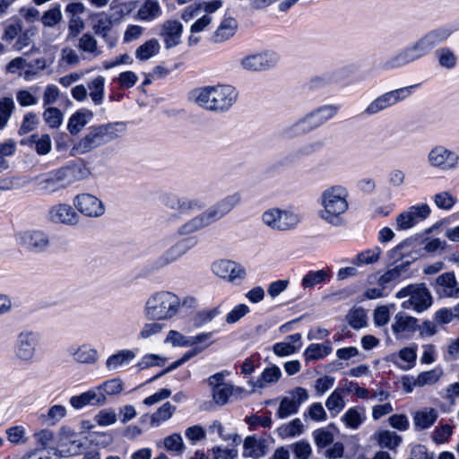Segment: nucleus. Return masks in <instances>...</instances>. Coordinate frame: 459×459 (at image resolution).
I'll use <instances>...</instances> for the list:
<instances>
[{
	"instance_id": "f257e3e1",
	"label": "nucleus",
	"mask_w": 459,
	"mask_h": 459,
	"mask_svg": "<svg viewBox=\"0 0 459 459\" xmlns=\"http://www.w3.org/2000/svg\"><path fill=\"white\" fill-rule=\"evenodd\" d=\"M126 130V123L111 122L97 126H91L87 133L78 140L71 150L73 156L82 155L105 145L119 137Z\"/></svg>"
},
{
	"instance_id": "f03ea898",
	"label": "nucleus",
	"mask_w": 459,
	"mask_h": 459,
	"mask_svg": "<svg viewBox=\"0 0 459 459\" xmlns=\"http://www.w3.org/2000/svg\"><path fill=\"white\" fill-rule=\"evenodd\" d=\"M238 93L230 84H217L194 90L191 98L199 107L214 112L228 111L237 101Z\"/></svg>"
},
{
	"instance_id": "7ed1b4c3",
	"label": "nucleus",
	"mask_w": 459,
	"mask_h": 459,
	"mask_svg": "<svg viewBox=\"0 0 459 459\" xmlns=\"http://www.w3.org/2000/svg\"><path fill=\"white\" fill-rule=\"evenodd\" d=\"M90 174L88 168L76 163L50 170L37 176L34 179L38 188L44 194H54L65 189L76 181L86 178Z\"/></svg>"
},
{
	"instance_id": "20e7f679",
	"label": "nucleus",
	"mask_w": 459,
	"mask_h": 459,
	"mask_svg": "<svg viewBox=\"0 0 459 459\" xmlns=\"http://www.w3.org/2000/svg\"><path fill=\"white\" fill-rule=\"evenodd\" d=\"M348 196V190L341 185L332 186L324 190L319 198L322 206L318 212L319 217L333 227L345 226L343 214L349 209Z\"/></svg>"
},
{
	"instance_id": "39448f33",
	"label": "nucleus",
	"mask_w": 459,
	"mask_h": 459,
	"mask_svg": "<svg viewBox=\"0 0 459 459\" xmlns=\"http://www.w3.org/2000/svg\"><path fill=\"white\" fill-rule=\"evenodd\" d=\"M182 302L173 292L160 290L152 294L146 300L143 314L149 320L167 321L180 311Z\"/></svg>"
},
{
	"instance_id": "423d86ee",
	"label": "nucleus",
	"mask_w": 459,
	"mask_h": 459,
	"mask_svg": "<svg viewBox=\"0 0 459 459\" xmlns=\"http://www.w3.org/2000/svg\"><path fill=\"white\" fill-rule=\"evenodd\" d=\"M395 296L397 299L408 297V299L402 303V307L412 309L418 313L429 308L433 302L432 295L424 283L410 284L401 289Z\"/></svg>"
},
{
	"instance_id": "0eeeda50",
	"label": "nucleus",
	"mask_w": 459,
	"mask_h": 459,
	"mask_svg": "<svg viewBox=\"0 0 459 459\" xmlns=\"http://www.w3.org/2000/svg\"><path fill=\"white\" fill-rule=\"evenodd\" d=\"M417 85H411L385 92L374 99L364 109L363 115L375 116L401 102L411 95V90Z\"/></svg>"
},
{
	"instance_id": "6e6552de",
	"label": "nucleus",
	"mask_w": 459,
	"mask_h": 459,
	"mask_svg": "<svg viewBox=\"0 0 459 459\" xmlns=\"http://www.w3.org/2000/svg\"><path fill=\"white\" fill-rule=\"evenodd\" d=\"M40 333L32 330H23L17 334L13 351L17 359L24 363H31L39 344Z\"/></svg>"
},
{
	"instance_id": "1a4fd4ad",
	"label": "nucleus",
	"mask_w": 459,
	"mask_h": 459,
	"mask_svg": "<svg viewBox=\"0 0 459 459\" xmlns=\"http://www.w3.org/2000/svg\"><path fill=\"white\" fill-rule=\"evenodd\" d=\"M262 220L273 230L283 231L294 229L299 223L300 216L291 210L273 208L263 213Z\"/></svg>"
},
{
	"instance_id": "9d476101",
	"label": "nucleus",
	"mask_w": 459,
	"mask_h": 459,
	"mask_svg": "<svg viewBox=\"0 0 459 459\" xmlns=\"http://www.w3.org/2000/svg\"><path fill=\"white\" fill-rule=\"evenodd\" d=\"M427 160L430 167L444 171L454 170L459 167V154L440 144L430 149Z\"/></svg>"
},
{
	"instance_id": "9b49d317",
	"label": "nucleus",
	"mask_w": 459,
	"mask_h": 459,
	"mask_svg": "<svg viewBox=\"0 0 459 459\" xmlns=\"http://www.w3.org/2000/svg\"><path fill=\"white\" fill-rule=\"evenodd\" d=\"M279 56L269 50L246 55L239 60L240 67L247 72H264L276 65Z\"/></svg>"
},
{
	"instance_id": "f8f14e48",
	"label": "nucleus",
	"mask_w": 459,
	"mask_h": 459,
	"mask_svg": "<svg viewBox=\"0 0 459 459\" xmlns=\"http://www.w3.org/2000/svg\"><path fill=\"white\" fill-rule=\"evenodd\" d=\"M309 398L307 389L297 386L288 391L287 395L282 397L279 408L276 411V417L279 419H286L296 414L300 405Z\"/></svg>"
},
{
	"instance_id": "ddd939ff",
	"label": "nucleus",
	"mask_w": 459,
	"mask_h": 459,
	"mask_svg": "<svg viewBox=\"0 0 459 459\" xmlns=\"http://www.w3.org/2000/svg\"><path fill=\"white\" fill-rule=\"evenodd\" d=\"M162 204L165 208L178 212L180 214L189 215L190 213L201 211L206 204L198 198H188L178 196L175 194H167L162 197Z\"/></svg>"
},
{
	"instance_id": "4468645a",
	"label": "nucleus",
	"mask_w": 459,
	"mask_h": 459,
	"mask_svg": "<svg viewBox=\"0 0 459 459\" xmlns=\"http://www.w3.org/2000/svg\"><path fill=\"white\" fill-rule=\"evenodd\" d=\"M15 239L18 245L32 253H42L49 246L48 236L41 230L21 231L16 234Z\"/></svg>"
},
{
	"instance_id": "2eb2a0df",
	"label": "nucleus",
	"mask_w": 459,
	"mask_h": 459,
	"mask_svg": "<svg viewBox=\"0 0 459 459\" xmlns=\"http://www.w3.org/2000/svg\"><path fill=\"white\" fill-rule=\"evenodd\" d=\"M73 204L76 211L86 217L98 218L105 212L103 203L91 194H79L75 195Z\"/></svg>"
},
{
	"instance_id": "dca6fc26",
	"label": "nucleus",
	"mask_w": 459,
	"mask_h": 459,
	"mask_svg": "<svg viewBox=\"0 0 459 459\" xmlns=\"http://www.w3.org/2000/svg\"><path fill=\"white\" fill-rule=\"evenodd\" d=\"M48 219L53 223L74 226L79 223L80 216L68 204H57L48 212Z\"/></svg>"
},
{
	"instance_id": "f3484780",
	"label": "nucleus",
	"mask_w": 459,
	"mask_h": 459,
	"mask_svg": "<svg viewBox=\"0 0 459 459\" xmlns=\"http://www.w3.org/2000/svg\"><path fill=\"white\" fill-rule=\"evenodd\" d=\"M432 286L440 298L456 299L459 297V283L454 272H446L438 275Z\"/></svg>"
},
{
	"instance_id": "a211bd4d",
	"label": "nucleus",
	"mask_w": 459,
	"mask_h": 459,
	"mask_svg": "<svg viewBox=\"0 0 459 459\" xmlns=\"http://www.w3.org/2000/svg\"><path fill=\"white\" fill-rule=\"evenodd\" d=\"M391 328L396 339H404L410 337L420 327L417 318L399 312L394 316Z\"/></svg>"
},
{
	"instance_id": "6ab92c4d",
	"label": "nucleus",
	"mask_w": 459,
	"mask_h": 459,
	"mask_svg": "<svg viewBox=\"0 0 459 459\" xmlns=\"http://www.w3.org/2000/svg\"><path fill=\"white\" fill-rule=\"evenodd\" d=\"M240 202V194L234 193L220 200L214 205L205 210V212L211 220L212 223H214L215 221L227 215L230 212H231L234 207H236Z\"/></svg>"
},
{
	"instance_id": "aec40b11",
	"label": "nucleus",
	"mask_w": 459,
	"mask_h": 459,
	"mask_svg": "<svg viewBox=\"0 0 459 459\" xmlns=\"http://www.w3.org/2000/svg\"><path fill=\"white\" fill-rule=\"evenodd\" d=\"M420 58L421 57L415 50L412 44H410L385 60L382 66L385 70L396 69L413 63Z\"/></svg>"
},
{
	"instance_id": "412c9836",
	"label": "nucleus",
	"mask_w": 459,
	"mask_h": 459,
	"mask_svg": "<svg viewBox=\"0 0 459 459\" xmlns=\"http://www.w3.org/2000/svg\"><path fill=\"white\" fill-rule=\"evenodd\" d=\"M182 24L176 20H168L160 25V36L163 39L165 48L169 49L181 42Z\"/></svg>"
},
{
	"instance_id": "4be33fe9",
	"label": "nucleus",
	"mask_w": 459,
	"mask_h": 459,
	"mask_svg": "<svg viewBox=\"0 0 459 459\" xmlns=\"http://www.w3.org/2000/svg\"><path fill=\"white\" fill-rule=\"evenodd\" d=\"M411 264V262L409 260H402L401 263H397V261H395V264L393 268L387 270L385 273L377 278L380 285L385 286L390 293L392 290V286L396 281L407 276Z\"/></svg>"
},
{
	"instance_id": "5701e85b",
	"label": "nucleus",
	"mask_w": 459,
	"mask_h": 459,
	"mask_svg": "<svg viewBox=\"0 0 459 459\" xmlns=\"http://www.w3.org/2000/svg\"><path fill=\"white\" fill-rule=\"evenodd\" d=\"M212 335V333H203L195 336H185L176 330H170L165 339V342H169L173 346L190 347L210 341Z\"/></svg>"
},
{
	"instance_id": "b1692460",
	"label": "nucleus",
	"mask_w": 459,
	"mask_h": 459,
	"mask_svg": "<svg viewBox=\"0 0 459 459\" xmlns=\"http://www.w3.org/2000/svg\"><path fill=\"white\" fill-rule=\"evenodd\" d=\"M196 245L197 238L195 237L186 238L178 241L161 256L160 259L163 261L162 264H168L175 262Z\"/></svg>"
},
{
	"instance_id": "393cba45",
	"label": "nucleus",
	"mask_w": 459,
	"mask_h": 459,
	"mask_svg": "<svg viewBox=\"0 0 459 459\" xmlns=\"http://www.w3.org/2000/svg\"><path fill=\"white\" fill-rule=\"evenodd\" d=\"M68 351L77 363L93 365L99 360L98 351L90 343H83L77 347L71 346Z\"/></svg>"
},
{
	"instance_id": "a878e982",
	"label": "nucleus",
	"mask_w": 459,
	"mask_h": 459,
	"mask_svg": "<svg viewBox=\"0 0 459 459\" xmlns=\"http://www.w3.org/2000/svg\"><path fill=\"white\" fill-rule=\"evenodd\" d=\"M338 109L337 106L325 105L312 110L305 116L310 126H312V130H314L333 118L337 114Z\"/></svg>"
},
{
	"instance_id": "bb28decb",
	"label": "nucleus",
	"mask_w": 459,
	"mask_h": 459,
	"mask_svg": "<svg viewBox=\"0 0 459 459\" xmlns=\"http://www.w3.org/2000/svg\"><path fill=\"white\" fill-rule=\"evenodd\" d=\"M238 29V22L232 17H225L211 37L213 43H223L231 39Z\"/></svg>"
},
{
	"instance_id": "cd10ccee",
	"label": "nucleus",
	"mask_w": 459,
	"mask_h": 459,
	"mask_svg": "<svg viewBox=\"0 0 459 459\" xmlns=\"http://www.w3.org/2000/svg\"><path fill=\"white\" fill-rule=\"evenodd\" d=\"M211 224L212 223L204 211L182 224L178 229V234L180 236L190 235Z\"/></svg>"
},
{
	"instance_id": "c85d7f7f",
	"label": "nucleus",
	"mask_w": 459,
	"mask_h": 459,
	"mask_svg": "<svg viewBox=\"0 0 459 459\" xmlns=\"http://www.w3.org/2000/svg\"><path fill=\"white\" fill-rule=\"evenodd\" d=\"M454 31L451 25H442L427 31L423 36L433 50L438 45L445 43Z\"/></svg>"
},
{
	"instance_id": "c756f323",
	"label": "nucleus",
	"mask_w": 459,
	"mask_h": 459,
	"mask_svg": "<svg viewBox=\"0 0 459 459\" xmlns=\"http://www.w3.org/2000/svg\"><path fill=\"white\" fill-rule=\"evenodd\" d=\"M63 22V13L59 4H53L41 14L40 22L43 28L56 30Z\"/></svg>"
},
{
	"instance_id": "7c9ffc66",
	"label": "nucleus",
	"mask_w": 459,
	"mask_h": 459,
	"mask_svg": "<svg viewBox=\"0 0 459 459\" xmlns=\"http://www.w3.org/2000/svg\"><path fill=\"white\" fill-rule=\"evenodd\" d=\"M92 117V112L88 109L82 108L76 111L70 117L68 120V132L73 135L78 134L82 129L89 123Z\"/></svg>"
},
{
	"instance_id": "2f4dec72",
	"label": "nucleus",
	"mask_w": 459,
	"mask_h": 459,
	"mask_svg": "<svg viewBox=\"0 0 459 459\" xmlns=\"http://www.w3.org/2000/svg\"><path fill=\"white\" fill-rule=\"evenodd\" d=\"M111 17L105 13H96L91 18V26L93 32L101 37L104 40L108 41V32L112 29Z\"/></svg>"
},
{
	"instance_id": "473e14b6",
	"label": "nucleus",
	"mask_w": 459,
	"mask_h": 459,
	"mask_svg": "<svg viewBox=\"0 0 459 459\" xmlns=\"http://www.w3.org/2000/svg\"><path fill=\"white\" fill-rule=\"evenodd\" d=\"M161 7L157 0H144L140 5L136 18L140 21L152 22L161 15Z\"/></svg>"
},
{
	"instance_id": "72a5a7b5",
	"label": "nucleus",
	"mask_w": 459,
	"mask_h": 459,
	"mask_svg": "<svg viewBox=\"0 0 459 459\" xmlns=\"http://www.w3.org/2000/svg\"><path fill=\"white\" fill-rule=\"evenodd\" d=\"M289 342H277L273 345V352L278 356H288L301 348V334L294 333L287 337Z\"/></svg>"
},
{
	"instance_id": "f704fd0d",
	"label": "nucleus",
	"mask_w": 459,
	"mask_h": 459,
	"mask_svg": "<svg viewBox=\"0 0 459 459\" xmlns=\"http://www.w3.org/2000/svg\"><path fill=\"white\" fill-rule=\"evenodd\" d=\"M438 417L437 411L433 408H424L413 416L416 429L423 430L430 428Z\"/></svg>"
},
{
	"instance_id": "c9c22d12",
	"label": "nucleus",
	"mask_w": 459,
	"mask_h": 459,
	"mask_svg": "<svg viewBox=\"0 0 459 459\" xmlns=\"http://www.w3.org/2000/svg\"><path fill=\"white\" fill-rule=\"evenodd\" d=\"M333 351L330 341L324 343H312L307 346L303 353V357L307 362L312 360H319L329 355Z\"/></svg>"
},
{
	"instance_id": "e433bc0d",
	"label": "nucleus",
	"mask_w": 459,
	"mask_h": 459,
	"mask_svg": "<svg viewBox=\"0 0 459 459\" xmlns=\"http://www.w3.org/2000/svg\"><path fill=\"white\" fill-rule=\"evenodd\" d=\"M311 131H313L312 126H310L306 116H304L293 124L284 127L281 131V134L287 139H293L308 134Z\"/></svg>"
},
{
	"instance_id": "4c0bfd02",
	"label": "nucleus",
	"mask_w": 459,
	"mask_h": 459,
	"mask_svg": "<svg viewBox=\"0 0 459 459\" xmlns=\"http://www.w3.org/2000/svg\"><path fill=\"white\" fill-rule=\"evenodd\" d=\"M366 420V409L363 406H354L347 410L342 416V420L350 429H358Z\"/></svg>"
},
{
	"instance_id": "58836bf2",
	"label": "nucleus",
	"mask_w": 459,
	"mask_h": 459,
	"mask_svg": "<svg viewBox=\"0 0 459 459\" xmlns=\"http://www.w3.org/2000/svg\"><path fill=\"white\" fill-rule=\"evenodd\" d=\"M332 277L331 269L325 268L318 271H309L302 279L301 286L305 289H312L316 285L329 281Z\"/></svg>"
},
{
	"instance_id": "ea45409f",
	"label": "nucleus",
	"mask_w": 459,
	"mask_h": 459,
	"mask_svg": "<svg viewBox=\"0 0 459 459\" xmlns=\"http://www.w3.org/2000/svg\"><path fill=\"white\" fill-rule=\"evenodd\" d=\"M135 357V354L131 350H121L115 354L110 355L106 362V368L110 370H117L119 368L127 365Z\"/></svg>"
},
{
	"instance_id": "a19ab883",
	"label": "nucleus",
	"mask_w": 459,
	"mask_h": 459,
	"mask_svg": "<svg viewBox=\"0 0 459 459\" xmlns=\"http://www.w3.org/2000/svg\"><path fill=\"white\" fill-rule=\"evenodd\" d=\"M21 144H34L35 151L39 155H46L51 151V138L48 134L40 136L32 134L28 139H22Z\"/></svg>"
},
{
	"instance_id": "79ce46f5",
	"label": "nucleus",
	"mask_w": 459,
	"mask_h": 459,
	"mask_svg": "<svg viewBox=\"0 0 459 459\" xmlns=\"http://www.w3.org/2000/svg\"><path fill=\"white\" fill-rule=\"evenodd\" d=\"M343 391L335 388L325 401V407L333 417L338 415L345 407Z\"/></svg>"
},
{
	"instance_id": "37998d69",
	"label": "nucleus",
	"mask_w": 459,
	"mask_h": 459,
	"mask_svg": "<svg viewBox=\"0 0 459 459\" xmlns=\"http://www.w3.org/2000/svg\"><path fill=\"white\" fill-rule=\"evenodd\" d=\"M416 358V348L406 347L399 351L397 357L394 359V362L400 368L408 370L415 365Z\"/></svg>"
},
{
	"instance_id": "c03bdc74",
	"label": "nucleus",
	"mask_w": 459,
	"mask_h": 459,
	"mask_svg": "<svg viewBox=\"0 0 459 459\" xmlns=\"http://www.w3.org/2000/svg\"><path fill=\"white\" fill-rule=\"evenodd\" d=\"M160 48V45L158 39H151L136 48L135 57L141 61H146L156 56Z\"/></svg>"
},
{
	"instance_id": "a18cd8bd",
	"label": "nucleus",
	"mask_w": 459,
	"mask_h": 459,
	"mask_svg": "<svg viewBox=\"0 0 459 459\" xmlns=\"http://www.w3.org/2000/svg\"><path fill=\"white\" fill-rule=\"evenodd\" d=\"M23 28V23L19 18H13L6 21L4 24L2 39L6 42H12L17 39Z\"/></svg>"
},
{
	"instance_id": "49530a36",
	"label": "nucleus",
	"mask_w": 459,
	"mask_h": 459,
	"mask_svg": "<svg viewBox=\"0 0 459 459\" xmlns=\"http://www.w3.org/2000/svg\"><path fill=\"white\" fill-rule=\"evenodd\" d=\"M105 78L101 75L95 77L88 82L90 97L95 105H100L104 100Z\"/></svg>"
},
{
	"instance_id": "de8ad7c7",
	"label": "nucleus",
	"mask_w": 459,
	"mask_h": 459,
	"mask_svg": "<svg viewBox=\"0 0 459 459\" xmlns=\"http://www.w3.org/2000/svg\"><path fill=\"white\" fill-rule=\"evenodd\" d=\"M304 430V425L300 419L296 418L289 423L282 424L277 429V433L281 438H290L299 436Z\"/></svg>"
},
{
	"instance_id": "09e8293b",
	"label": "nucleus",
	"mask_w": 459,
	"mask_h": 459,
	"mask_svg": "<svg viewBox=\"0 0 459 459\" xmlns=\"http://www.w3.org/2000/svg\"><path fill=\"white\" fill-rule=\"evenodd\" d=\"M376 440L382 447L395 449L402 442V437L394 431L381 430L375 435Z\"/></svg>"
},
{
	"instance_id": "8fccbe9b",
	"label": "nucleus",
	"mask_w": 459,
	"mask_h": 459,
	"mask_svg": "<svg viewBox=\"0 0 459 459\" xmlns=\"http://www.w3.org/2000/svg\"><path fill=\"white\" fill-rule=\"evenodd\" d=\"M335 428L329 425L326 428H322L313 432V437L316 445L319 448H325L333 442Z\"/></svg>"
},
{
	"instance_id": "3c124183",
	"label": "nucleus",
	"mask_w": 459,
	"mask_h": 459,
	"mask_svg": "<svg viewBox=\"0 0 459 459\" xmlns=\"http://www.w3.org/2000/svg\"><path fill=\"white\" fill-rule=\"evenodd\" d=\"M265 455V446L255 437H247L244 441V456L260 457Z\"/></svg>"
},
{
	"instance_id": "603ef678",
	"label": "nucleus",
	"mask_w": 459,
	"mask_h": 459,
	"mask_svg": "<svg viewBox=\"0 0 459 459\" xmlns=\"http://www.w3.org/2000/svg\"><path fill=\"white\" fill-rule=\"evenodd\" d=\"M37 33L38 28L34 25H31L26 29L22 28V32H20L16 41L13 46V49L16 51H21L30 46Z\"/></svg>"
},
{
	"instance_id": "864d4df0",
	"label": "nucleus",
	"mask_w": 459,
	"mask_h": 459,
	"mask_svg": "<svg viewBox=\"0 0 459 459\" xmlns=\"http://www.w3.org/2000/svg\"><path fill=\"white\" fill-rule=\"evenodd\" d=\"M381 253V248L379 247H375L371 249H367L359 253L351 263L359 266L372 264L378 261Z\"/></svg>"
},
{
	"instance_id": "5fc2aeb1",
	"label": "nucleus",
	"mask_w": 459,
	"mask_h": 459,
	"mask_svg": "<svg viewBox=\"0 0 459 459\" xmlns=\"http://www.w3.org/2000/svg\"><path fill=\"white\" fill-rule=\"evenodd\" d=\"M78 48L92 56H98L101 51L98 48L97 39L90 33H84L79 39Z\"/></svg>"
},
{
	"instance_id": "6e6d98bb",
	"label": "nucleus",
	"mask_w": 459,
	"mask_h": 459,
	"mask_svg": "<svg viewBox=\"0 0 459 459\" xmlns=\"http://www.w3.org/2000/svg\"><path fill=\"white\" fill-rule=\"evenodd\" d=\"M438 65L446 69H453L456 66L457 56L449 48H442L436 51Z\"/></svg>"
},
{
	"instance_id": "4d7b16f0",
	"label": "nucleus",
	"mask_w": 459,
	"mask_h": 459,
	"mask_svg": "<svg viewBox=\"0 0 459 459\" xmlns=\"http://www.w3.org/2000/svg\"><path fill=\"white\" fill-rule=\"evenodd\" d=\"M14 109L15 104L12 98L0 99V130L5 127Z\"/></svg>"
},
{
	"instance_id": "13d9d810",
	"label": "nucleus",
	"mask_w": 459,
	"mask_h": 459,
	"mask_svg": "<svg viewBox=\"0 0 459 459\" xmlns=\"http://www.w3.org/2000/svg\"><path fill=\"white\" fill-rule=\"evenodd\" d=\"M435 205L441 210H451L455 203L456 197L448 191H442L432 196Z\"/></svg>"
},
{
	"instance_id": "bf43d9fd",
	"label": "nucleus",
	"mask_w": 459,
	"mask_h": 459,
	"mask_svg": "<svg viewBox=\"0 0 459 459\" xmlns=\"http://www.w3.org/2000/svg\"><path fill=\"white\" fill-rule=\"evenodd\" d=\"M45 123L50 128H58L63 122L64 115L56 108L48 107L42 114Z\"/></svg>"
},
{
	"instance_id": "052dcab7",
	"label": "nucleus",
	"mask_w": 459,
	"mask_h": 459,
	"mask_svg": "<svg viewBox=\"0 0 459 459\" xmlns=\"http://www.w3.org/2000/svg\"><path fill=\"white\" fill-rule=\"evenodd\" d=\"M175 411L176 406L169 402L165 403L152 415V424L158 426L160 422L168 420L172 417Z\"/></svg>"
},
{
	"instance_id": "680f3d73",
	"label": "nucleus",
	"mask_w": 459,
	"mask_h": 459,
	"mask_svg": "<svg viewBox=\"0 0 459 459\" xmlns=\"http://www.w3.org/2000/svg\"><path fill=\"white\" fill-rule=\"evenodd\" d=\"M346 320L353 329H360L367 325V315L362 308L350 310Z\"/></svg>"
},
{
	"instance_id": "e2e57ef3",
	"label": "nucleus",
	"mask_w": 459,
	"mask_h": 459,
	"mask_svg": "<svg viewBox=\"0 0 459 459\" xmlns=\"http://www.w3.org/2000/svg\"><path fill=\"white\" fill-rule=\"evenodd\" d=\"M65 415L66 408L64 405L55 404L48 410L46 414H42L40 419H43L46 422L54 425L61 419L65 418Z\"/></svg>"
},
{
	"instance_id": "0e129e2a",
	"label": "nucleus",
	"mask_w": 459,
	"mask_h": 459,
	"mask_svg": "<svg viewBox=\"0 0 459 459\" xmlns=\"http://www.w3.org/2000/svg\"><path fill=\"white\" fill-rule=\"evenodd\" d=\"M411 219L418 224L419 222L426 220L431 213V209L428 204H419L416 205L410 206L406 209Z\"/></svg>"
},
{
	"instance_id": "69168bd1",
	"label": "nucleus",
	"mask_w": 459,
	"mask_h": 459,
	"mask_svg": "<svg viewBox=\"0 0 459 459\" xmlns=\"http://www.w3.org/2000/svg\"><path fill=\"white\" fill-rule=\"evenodd\" d=\"M281 370L276 366L265 368L261 377L257 379L256 386L264 387L265 384L277 382L281 377Z\"/></svg>"
},
{
	"instance_id": "338daca9",
	"label": "nucleus",
	"mask_w": 459,
	"mask_h": 459,
	"mask_svg": "<svg viewBox=\"0 0 459 459\" xmlns=\"http://www.w3.org/2000/svg\"><path fill=\"white\" fill-rule=\"evenodd\" d=\"M123 381L120 378H112L99 385L100 389L107 395H117L123 390Z\"/></svg>"
},
{
	"instance_id": "774afa93",
	"label": "nucleus",
	"mask_w": 459,
	"mask_h": 459,
	"mask_svg": "<svg viewBox=\"0 0 459 459\" xmlns=\"http://www.w3.org/2000/svg\"><path fill=\"white\" fill-rule=\"evenodd\" d=\"M88 403L90 406L100 407L107 403V397L104 393L100 389L99 385L89 389L84 392Z\"/></svg>"
}]
</instances>
